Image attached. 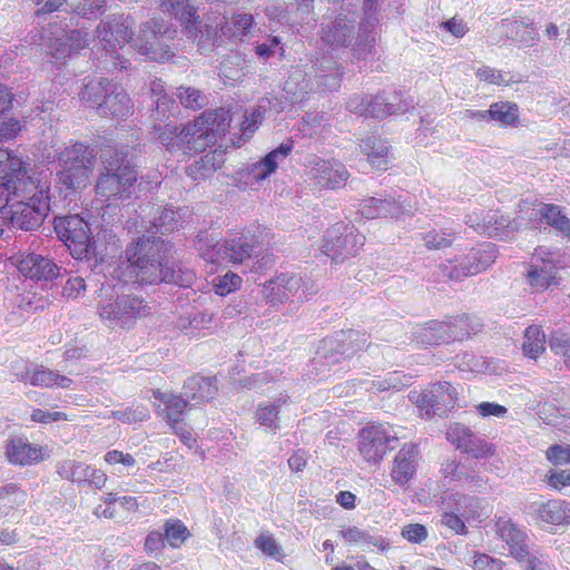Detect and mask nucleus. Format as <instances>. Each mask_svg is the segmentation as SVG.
I'll return each instance as SVG.
<instances>
[{
    "label": "nucleus",
    "instance_id": "ddd939ff",
    "mask_svg": "<svg viewBox=\"0 0 570 570\" xmlns=\"http://www.w3.org/2000/svg\"><path fill=\"white\" fill-rule=\"evenodd\" d=\"M458 395L456 387L449 382H436L421 393L413 394L411 400L416 403L421 415L431 417L432 415H445L455 406Z\"/></svg>",
    "mask_w": 570,
    "mask_h": 570
},
{
    "label": "nucleus",
    "instance_id": "a878e982",
    "mask_svg": "<svg viewBox=\"0 0 570 570\" xmlns=\"http://www.w3.org/2000/svg\"><path fill=\"white\" fill-rule=\"evenodd\" d=\"M374 2L375 0H364L365 18L360 22L354 47V51L358 57H365L374 47V28L377 22V18L373 12Z\"/></svg>",
    "mask_w": 570,
    "mask_h": 570
},
{
    "label": "nucleus",
    "instance_id": "0e129e2a",
    "mask_svg": "<svg viewBox=\"0 0 570 570\" xmlns=\"http://www.w3.org/2000/svg\"><path fill=\"white\" fill-rule=\"evenodd\" d=\"M265 116V108L263 106H258L253 108L250 112L245 114V120L242 122L240 130L243 135L250 137V135L256 130L257 126L263 121Z\"/></svg>",
    "mask_w": 570,
    "mask_h": 570
},
{
    "label": "nucleus",
    "instance_id": "e2e57ef3",
    "mask_svg": "<svg viewBox=\"0 0 570 570\" xmlns=\"http://www.w3.org/2000/svg\"><path fill=\"white\" fill-rule=\"evenodd\" d=\"M489 220L491 222L489 225L492 227L493 233L487 234L489 237H504L508 236V228L511 225V220L509 217L499 214L497 210H489Z\"/></svg>",
    "mask_w": 570,
    "mask_h": 570
},
{
    "label": "nucleus",
    "instance_id": "1a4fd4ad",
    "mask_svg": "<svg viewBox=\"0 0 570 570\" xmlns=\"http://www.w3.org/2000/svg\"><path fill=\"white\" fill-rule=\"evenodd\" d=\"M53 227L58 238L68 247L72 257L82 259L95 253L96 240L90 224L81 216L56 217Z\"/></svg>",
    "mask_w": 570,
    "mask_h": 570
},
{
    "label": "nucleus",
    "instance_id": "b1692460",
    "mask_svg": "<svg viewBox=\"0 0 570 570\" xmlns=\"http://www.w3.org/2000/svg\"><path fill=\"white\" fill-rule=\"evenodd\" d=\"M37 178L35 171H30L19 157L8 149L0 148V186H17L23 179Z\"/></svg>",
    "mask_w": 570,
    "mask_h": 570
},
{
    "label": "nucleus",
    "instance_id": "423d86ee",
    "mask_svg": "<svg viewBox=\"0 0 570 570\" xmlns=\"http://www.w3.org/2000/svg\"><path fill=\"white\" fill-rule=\"evenodd\" d=\"M94 159L92 149L80 142L66 147L60 153L57 187L65 198L88 186L94 169Z\"/></svg>",
    "mask_w": 570,
    "mask_h": 570
},
{
    "label": "nucleus",
    "instance_id": "79ce46f5",
    "mask_svg": "<svg viewBox=\"0 0 570 570\" xmlns=\"http://www.w3.org/2000/svg\"><path fill=\"white\" fill-rule=\"evenodd\" d=\"M163 12H168L177 18L183 24L195 20L196 10L189 0H155Z\"/></svg>",
    "mask_w": 570,
    "mask_h": 570
},
{
    "label": "nucleus",
    "instance_id": "393cba45",
    "mask_svg": "<svg viewBox=\"0 0 570 570\" xmlns=\"http://www.w3.org/2000/svg\"><path fill=\"white\" fill-rule=\"evenodd\" d=\"M6 456L11 464L31 465L42 460V450L27 439L16 438L7 442Z\"/></svg>",
    "mask_w": 570,
    "mask_h": 570
},
{
    "label": "nucleus",
    "instance_id": "e433bc0d",
    "mask_svg": "<svg viewBox=\"0 0 570 570\" xmlns=\"http://www.w3.org/2000/svg\"><path fill=\"white\" fill-rule=\"evenodd\" d=\"M530 285L535 291H543L557 283V271L551 259H542L541 265L533 263L528 272Z\"/></svg>",
    "mask_w": 570,
    "mask_h": 570
},
{
    "label": "nucleus",
    "instance_id": "aec40b11",
    "mask_svg": "<svg viewBox=\"0 0 570 570\" xmlns=\"http://www.w3.org/2000/svg\"><path fill=\"white\" fill-rule=\"evenodd\" d=\"M356 16L338 13L332 21L322 23L321 39L331 47H347L355 38Z\"/></svg>",
    "mask_w": 570,
    "mask_h": 570
},
{
    "label": "nucleus",
    "instance_id": "f257e3e1",
    "mask_svg": "<svg viewBox=\"0 0 570 570\" xmlns=\"http://www.w3.org/2000/svg\"><path fill=\"white\" fill-rule=\"evenodd\" d=\"M164 244L141 240L126 249V261L115 269L117 283H101L99 289V316L114 326L127 327L137 318L147 316L150 307L141 297L131 292L130 284L153 285L161 282L189 287L195 274L189 268H179L165 263Z\"/></svg>",
    "mask_w": 570,
    "mask_h": 570
},
{
    "label": "nucleus",
    "instance_id": "49530a36",
    "mask_svg": "<svg viewBox=\"0 0 570 570\" xmlns=\"http://www.w3.org/2000/svg\"><path fill=\"white\" fill-rule=\"evenodd\" d=\"M89 465L75 460H65L57 466V473L65 480L85 484Z\"/></svg>",
    "mask_w": 570,
    "mask_h": 570
},
{
    "label": "nucleus",
    "instance_id": "13d9d810",
    "mask_svg": "<svg viewBox=\"0 0 570 570\" xmlns=\"http://www.w3.org/2000/svg\"><path fill=\"white\" fill-rule=\"evenodd\" d=\"M57 380V373L43 366L31 370L28 383L33 386L52 387Z\"/></svg>",
    "mask_w": 570,
    "mask_h": 570
},
{
    "label": "nucleus",
    "instance_id": "37998d69",
    "mask_svg": "<svg viewBox=\"0 0 570 570\" xmlns=\"http://www.w3.org/2000/svg\"><path fill=\"white\" fill-rule=\"evenodd\" d=\"M112 85V82L105 78L90 80L81 90L80 99L97 106L98 110H100V105L106 100Z\"/></svg>",
    "mask_w": 570,
    "mask_h": 570
},
{
    "label": "nucleus",
    "instance_id": "bf43d9fd",
    "mask_svg": "<svg viewBox=\"0 0 570 570\" xmlns=\"http://www.w3.org/2000/svg\"><path fill=\"white\" fill-rule=\"evenodd\" d=\"M107 0H81L77 6L76 12L78 16L88 20L96 19L99 14L105 12Z\"/></svg>",
    "mask_w": 570,
    "mask_h": 570
},
{
    "label": "nucleus",
    "instance_id": "8fccbe9b",
    "mask_svg": "<svg viewBox=\"0 0 570 570\" xmlns=\"http://www.w3.org/2000/svg\"><path fill=\"white\" fill-rule=\"evenodd\" d=\"M164 535L170 547L178 548L189 537V531L181 521L168 520L164 525Z\"/></svg>",
    "mask_w": 570,
    "mask_h": 570
},
{
    "label": "nucleus",
    "instance_id": "9b49d317",
    "mask_svg": "<svg viewBox=\"0 0 570 570\" xmlns=\"http://www.w3.org/2000/svg\"><path fill=\"white\" fill-rule=\"evenodd\" d=\"M364 242L365 237L353 226L336 223L326 230L321 252L333 262L340 263L348 256H354Z\"/></svg>",
    "mask_w": 570,
    "mask_h": 570
},
{
    "label": "nucleus",
    "instance_id": "20e7f679",
    "mask_svg": "<svg viewBox=\"0 0 570 570\" xmlns=\"http://www.w3.org/2000/svg\"><path fill=\"white\" fill-rule=\"evenodd\" d=\"M229 110L212 109L203 112L183 128L174 124L155 125L157 139L168 149L186 146L189 151H203L225 135L230 124Z\"/></svg>",
    "mask_w": 570,
    "mask_h": 570
},
{
    "label": "nucleus",
    "instance_id": "a18cd8bd",
    "mask_svg": "<svg viewBox=\"0 0 570 570\" xmlns=\"http://www.w3.org/2000/svg\"><path fill=\"white\" fill-rule=\"evenodd\" d=\"M455 366L461 372L489 373L491 372L490 362L474 353L464 352L455 357Z\"/></svg>",
    "mask_w": 570,
    "mask_h": 570
},
{
    "label": "nucleus",
    "instance_id": "864d4df0",
    "mask_svg": "<svg viewBox=\"0 0 570 570\" xmlns=\"http://www.w3.org/2000/svg\"><path fill=\"white\" fill-rule=\"evenodd\" d=\"M111 416L122 423L132 424L146 421L149 417V411L144 405L126 407L111 412Z\"/></svg>",
    "mask_w": 570,
    "mask_h": 570
},
{
    "label": "nucleus",
    "instance_id": "603ef678",
    "mask_svg": "<svg viewBox=\"0 0 570 570\" xmlns=\"http://www.w3.org/2000/svg\"><path fill=\"white\" fill-rule=\"evenodd\" d=\"M177 98L185 108L193 110L199 109L206 105V97L198 89L191 87L177 88Z\"/></svg>",
    "mask_w": 570,
    "mask_h": 570
},
{
    "label": "nucleus",
    "instance_id": "338daca9",
    "mask_svg": "<svg viewBox=\"0 0 570 570\" xmlns=\"http://www.w3.org/2000/svg\"><path fill=\"white\" fill-rule=\"evenodd\" d=\"M547 459L554 465L570 463V445L554 444L548 448Z\"/></svg>",
    "mask_w": 570,
    "mask_h": 570
},
{
    "label": "nucleus",
    "instance_id": "4468645a",
    "mask_svg": "<svg viewBox=\"0 0 570 570\" xmlns=\"http://www.w3.org/2000/svg\"><path fill=\"white\" fill-rule=\"evenodd\" d=\"M397 435L391 425L372 424L360 433L358 451L365 461L376 463L395 448Z\"/></svg>",
    "mask_w": 570,
    "mask_h": 570
},
{
    "label": "nucleus",
    "instance_id": "7ed1b4c3",
    "mask_svg": "<svg viewBox=\"0 0 570 570\" xmlns=\"http://www.w3.org/2000/svg\"><path fill=\"white\" fill-rule=\"evenodd\" d=\"M49 190L48 180L39 177L0 186V218L22 230L40 227L50 212Z\"/></svg>",
    "mask_w": 570,
    "mask_h": 570
},
{
    "label": "nucleus",
    "instance_id": "6e6d98bb",
    "mask_svg": "<svg viewBox=\"0 0 570 570\" xmlns=\"http://www.w3.org/2000/svg\"><path fill=\"white\" fill-rule=\"evenodd\" d=\"M466 225L474 229L479 234H491L493 233L492 227L489 225V210L479 209L466 215Z\"/></svg>",
    "mask_w": 570,
    "mask_h": 570
},
{
    "label": "nucleus",
    "instance_id": "2f4dec72",
    "mask_svg": "<svg viewBox=\"0 0 570 570\" xmlns=\"http://www.w3.org/2000/svg\"><path fill=\"white\" fill-rule=\"evenodd\" d=\"M215 379L193 376L184 384V395L187 400L196 403L206 402L216 395L217 386Z\"/></svg>",
    "mask_w": 570,
    "mask_h": 570
},
{
    "label": "nucleus",
    "instance_id": "de8ad7c7",
    "mask_svg": "<svg viewBox=\"0 0 570 570\" xmlns=\"http://www.w3.org/2000/svg\"><path fill=\"white\" fill-rule=\"evenodd\" d=\"M538 212L542 219L547 222V224L553 226L564 235L570 236V220L564 215H562L558 206L544 204L540 206Z\"/></svg>",
    "mask_w": 570,
    "mask_h": 570
},
{
    "label": "nucleus",
    "instance_id": "774afa93",
    "mask_svg": "<svg viewBox=\"0 0 570 570\" xmlns=\"http://www.w3.org/2000/svg\"><path fill=\"white\" fill-rule=\"evenodd\" d=\"M503 561L485 553H474L473 568L475 570H503Z\"/></svg>",
    "mask_w": 570,
    "mask_h": 570
},
{
    "label": "nucleus",
    "instance_id": "69168bd1",
    "mask_svg": "<svg viewBox=\"0 0 570 570\" xmlns=\"http://www.w3.org/2000/svg\"><path fill=\"white\" fill-rule=\"evenodd\" d=\"M552 352L564 357V363L570 367V337L564 334H553L549 340Z\"/></svg>",
    "mask_w": 570,
    "mask_h": 570
},
{
    "label": "nucleus",
    "instance_id": "39448f33",
    "mask_svg": "<svg viewBox=\"0 0 570 570\" xmlns=\"http://www.w3.org/2000/svg\"><path fill=\"white\" fill-rule=\"evenodd\" d=\"M311 62L308 70L294 67L284 82L283 90L292 104L302 101L311 91H333L341 85L340 69L331 56L322 55Z\"/></svg>",
    "mask_w": 570,
    "mask_h": 570
},
{
    "label": "nucleus",
    "instance_id": "6e6552de",
    "mask_svg": "<svg viewBox=\"0 0 570 570\" xmlns=\"http://www.w3.org/2000/svg\"><path fill=\"white\" fill-rule=\"evenodd\" d=\"M110 150H104L101 155L105 164V173H101L96 184L98 195L107 199H128L132 195L134 184L137 180L135 169L128 164H124V157L116 153V159L111 160L107 156Z\"/></svg>",
    "mask_w": 570,
    "mask_h": 570
},
{
    "label": "nucleus",
    "instance_id": "a211bd4d",
    "mask_svg": "<svg viewBox=\"0 0 570 570\" xmlns=\"http://www.w3.org/2000/svg\"><path fill=\"white\" fill-rule=\"evenodd\" d=\"M308 175L318 186L325 188H340L345 185L348 171L345 166L335 159L312 157L308 160Z\"/></svg>",
    "mask_w": 570,
    "mask_h": 570
},
{
    "label": "nucleus",
    "instance_id": "f3484780",
    "mask_svg": "<svg viewBox=\"0 0 570 570\" xmlns=\"http://www.w3.org/2000/svg\"><path fill=\"white\" fill-rule=\"evenodd\" d=\"M358 212L367 219L390 216L395 220H401L412 214V206L406 199L401 200L392 196L367 197L358 205Z\"/></svg>",
    "mask_w": 570,
    "mask_h": 570
},
{
    "label": "nucleus",
    "instance_id": "0eeeda50",
    "mask_svg": "<svg viewBox=\"0 0 570 570\" xmlns=\"http://www.w3.org/2000/svg\"><path fill=\"white\" fill-rule=\"evenodd\" d=\"M196 248L199 255L212 264H238L254 253V243L247 234L235 233L223 243L212 244L207 233H199L196 237Z\"/></svg>",
    "mask_w": 570,
    "mask_h": 570
},
{
    "label": "nucleus",
    "instance_id": "a19ab883",
    "mask_svg": "<svg viewBox=\"0 0 570 570\" xmlns=\"http://www.w3.org/2000/svg\"><path fill=\"white\" fill-rule=\"evenodd\" d=\"M253 24L254 17L250 13L240 12L225 19V22L220 27V31L224 36L242 39L249 32Z\"/></svg>",
    "mask_w": 570,
    "mask_h": 570
},
{
    "label": "nucleus",
    "instance_id": "c85d7f7f",
    "mask_svg": "<svg viewBox=\"0 0 570 570\" xmlns=\"http://www.w3.org/2000/svg\"><path fill=\"white\" fill-rule=\"evenodd\" d=\"M340 336V338L330 337L323 341L325 356L334 350L342 356H351L356 351L363 348L367 343V336L355 330L342 332Z\"/></svg>",
    "mask_w": 570,
    "mask_h": 570
},
{
    "label": "nucleus",
    "instance_id": "c9c22d12",
    "mask_svg": "<svg viewBox=\"0 0 570 570\" xmlns=\"http://www.w3.org/2000/svg\"><path fill=\"white\" fill-rule=\"evenodd\" d=\"M360 147L367 156V160L373 168L379 170H385L387 168L389 147L380 137H366L362 140Z\"/></svg>",
    "mask_w": 570,
    "mask_h": 570
},
{
    "label": "nucleus",
    "instance_id": "4c0bfd02",
    "mask_svg": "<svg viewBox=\"0 0 570 570\" xmlns=\"http://www.w3.org/2000/svg\"><path fill=\"white\" fill-rule=\"evenodd\" d=\"M494 121L501 127H517L519 124V107L510 101L493 102L488 109V122Z\"/></svg>",
    "mask_w": 570,
    "mask_h": 570
},
{
    "label": "nucleus",
    "instance_id": "ea45409f",
    "mask_svg": "<svg viewBox=\"0 0 570 570\" xmlns=\"http://www.w3.org/2000/svg\"><path fill=\"white\" fill-rule=\"evenodd\" d=\"M286 401L285 396H281L273 402L259 403L255 412L256 421L261 425L269 429L273 433H276L281 429L279 410Z\"/></svg>",
    "mask_w": 570,
    "mask_h": 570
},
{
    "label": "nucleus",
    "instance_id": "c756f323",
    "mask_svg": "<svg viewBox=\"0 0 570 570\" xmlns=\"http://www.w3.org/2000/svg\"><path fill=\"white\" fill-rule=\"evenodd\" d=\"M499 29L508 39L519 42L524 47L533 46L539 41V35L532 22L520 19H503L499 24Z\"/></svg>",
    "mask_w": 570,
    "mask_h": 570
},
{
    "label": "nucleus",
    "instance_id": "052dcab7",
    "mask_svg": "<svg viewBox=\"0 0 570 570\" xmlns=\"http://www.w3.org/2000/svg\"><path fill=\"white\" fill-rule=\"evenodd\" d=\"M368 101H370V117L376 118V119H383L389 116V111L391 110V107H386V106L387 105L392 106V105L387 104L386 91L379 92L375 96H368Z\"/></svg>",
    "mask_w": 570,
    "mask_h": 570
},
{
    "label": "nucleus",
    "instance_id": "09e8293b",
    "mask_svg": "<svg viewBox=\"0 0 570 570\" xmlns=\"http://www.w3.org/2000/svg\"><path fill=\"white\" fill-rule=\"evenodd\" d=\"M342 537L350 543H357L362 546H374L381 550L386 549L389 546L383 538L372 537L368 532L357 528V527H348L341 531Z\"/></svg>",
    "mask_w": 570,
    "mask_h": 570
},
{
    "label": "nucleus",
    "instance_id": "f03ea898",
    "mask_svg": "<svg viewBox=\"0 0 570 570\" xmlns=\"http://www.w3.org/2000/svg\"><path fill=\"white\" fill-rule=\"evenodd\" d=\"M134 21L124 14L109 16L97 27V38L110 58L112 68L127 69L128 60L122 59L117 48H122L129 41L131 48L147 59L164 62L174 56L170 41L174 40L176 29L164 19L153 18L139 26L136 37L131 30Z\"/></svg>",
    "mask_w": 570,
    "mask_h": 570
},
{
    "label": "nucleus",
    "instance_id": "f704fd0d",
    "mask_svg": "<svg viewBox=\"0 0 570 570\" xmlns=\"http://www.w3.org/2000/svg\"><path fill=\"white\" fill-rule=\"evenodd\" d=\"M224 160L222 154L208 153L186 167V174L195 181L210 177Z\"/></svg>",
    "mask_w": 570,
    "mask_h": 570
},
{
    "label": "nucleus",
    "instance_id": "9d476101",
    "mask_svg": "<svg viewBox=\"0 0 570 570\" xmlns=\"http://www.w3.org/2000/svg\"><path fill=\"white\" fill-rule=\"evenodd\" d=\"M497 255V246L492 243H485L478 248H472L460 258L440 264L439 271L444 278L461 281L464 277L485 271L494 263Z\"/></svg>",
    "mask_w": 570,
    "mask_h": 570
},
{
    "label": "nucleus",
    "instance_id": "58836bf2",
    "mask_svg": "<svg viewBox=\"0 0 570 570\" xmlns=\"http://www.w3.org/2000/svg\"><path fill=\"white\" fill-rule=\"evenodd\" d=\"M414 337L422 345L449 344L445 322L431 321L414 332Z\"/></svg>",
    "mask_w": 570,
    "mask_h": 570
},
{
    "label": "nucleus",
    "instance_id": "412c9836",
    "mask_svg": "<svg viewBox=\"0 0 570 570\" xmlns=\"http://www.w3.org/2000/svg\"><path fill=\"white\" fill-rule=\"evenodd\" d=\"M301 287V276L283 273L264 286L263 294L273 305L283 303L291 297H297L298 301H302L306 298V294L304 289L299 292Z\"/></svg>",
    "mask_w": 570,
    "mask_h": 570
},
{
    "label": "nucleus",
    "instance_id": "dca6fc26",
    "mask_svg": "<svg viewBox=\"0 0 570 570\" xmlns=\"http://www.w3.org/2000/svg\"><path fill=\"white\" fill-rule=\"evenodd\" d=\"M49 53L57 60L79 52L90 43V36L82 29L66 31L62 28H50L46 36Z\"/></svg>",
    "mask_w": 570,
    "mask_h": 570
},
{
    "label": "nucleus",
    "instance_id": "7c9ffc66",
    "mask_svg": "<svg viewBox=\"0 0 570 570\" xmlns=\"http://www.w3.org/2000/svg\"><path fill=\"white\" fill-rule=\"evenodd\" d=\"M532 509L535 518L549 524L570 523V505L559 500L533 502Z\"/></svg>",
    "mask_w": 570,
    "mask_h": 570
},
{
    "label": "nucleus",
    "instance_id": "4d7b16f0",
    "mask_svg": "<svg viewBox=\"0 0 570 570\" xmlns=\"http://www.w3.org/2000/svg\"><path fill=\"white\" fill-rule=\"evenodd\" d=\"M215 293L225 296L239 287L242 278L232 272H227L223 276H217L214 281Z\"/></svg>",
    "mask_w": 570,
    "mask_h": 570
},
{
    "label": "nucleus",
    "instance_id": "f8f14e48",
    "mask_svg": "<svg viewBox=\"0 0 570 570\" xmlns=\"http://www.w3.org/2000/svg\"><path fill=\"white\" fill-rule=\"evenodd\" d=\"M294 147L291 139L283 141L277 148L269 151L261 160L248 165L236 173V180L240 188H254L269 177L278 166L289 156Z\"/></svg>",
    "mask_w": 570,
    "mask_h": 570
},
{
    "label": "nucleus",
    "instance_id": "680f3d73",
    "mask_svg": "<svg viewBox=\"0 0 570 570\" xmlns=\"http://www.w3.org/2000/svg\"><path fill=\"white\" fill-rule=\"evenodd\" d=\"M212 323V315L206 312L190 313L185 317H180L178 326L181 330L187 328H205Z\"/></svg>",
    "mask_w": 570,
    "mask_h": 570
},
{
    "label": "nucleus",
    "instance_id": "5fc2aeb1",
    "mask_svg": "<svg viewBox=\"0 0 570 570\" xmlns=\"http://www.w3.org/2000/svg\"><path fill=\"white\" fill-rule=\"evenodd\" d=\"M386 100L387 104L392 105L389 116L405 114L414 105V100L410 96L397 91L386 92ZM386 107H390V105Z\"/></svg>",
    "mask_w": 570,
    "mask_h": 570
},
{
    "label": "nucleus",
    "instance_id": "473e14b6",
    "mask_svg": "<svg viewBox=\"0 0 570 570\" xmlns=\"http://www.w3.org/2000/svg\"><path fill=\"white\" fill-rule=\"evenodd\" d=\"M154 396L164 404V409L159 410V414L166 419L170 426H176L180 423L181 414L187 406L188 400L180 395L169 392H155Z\"/></svg>",
    "mask_w": 570,
    "mask_h": 570
},
{
    "label": "nucleus",
    "instance_id": "bb28decb",
    "mask_svg": "<svg viewBox=\"0 0 570 570\" xmlns=\"http://www.w3.org/2000/svg\"><path fill=\"white\" fill-rule=\"evenodd\" d=\"M99 114L105 117L122 119L132 114V104L128 94L117 83L110 86V90L100 105Z\"/></svg>",
    "mask_w": 570,
    "mask_h": 570
},
{
    "label": "nucleus",
    "instance_id": "5701e85b",
    "mask_svg": "<svg viewBox=\"0 0 570 570\" xmlns=\"http://www.w3.org/2000/svg\"><path fill=\"white\" fill-rule=\"evenodd\" d=\"M19 272L31 279L52 281L60 275V267L50 258L29 253L18 261Z\"/></svg>",
    "mask_w": 570,
    "mask_h": 570
},
{
    "label": "nucleus",
    "instance_id": "3c124183",
    "mask_svg": "<svg viewBox=\"0 0 570 570\" xmlns=\"http://www.w3.org/2000/svg\"><path fill=\"white\" fill-rule=\"evenodd\" d=\"M475 75L479 80L497 86H507L512 82H518L510 72L497 70L489 66L479 68Z\"/></svg>",
    "mask_w": 570,
    "mask_h": 570
},
{
    "label": "nucleus",
    "instance_id": "72a5a7b5",
    "mask_svg": "<svg viewBox=\"0 0 570 570\" xmlns=\"http://www.w3.org/2000/svg\"><path fill=\"white\" fill-rule=\"evenodd\" d=\"M446 324L449 341H462L481 331V322L468 315H459L444 321Z\"/></svg>",
    "mask_w": 570,
    "mask_h": 570
},
{
    "label": "nucleus",
    "instance_id": "6ab92c4d",
    "mask_svg": "<svg viewBox=\"0 0 570 570\" xmlns=\"http://www.w3.org/2000/svg\"><path fill=\"white\" fill-rule=\"evenodd\" d=\"M446 439L463 453L475 459L487 458L493 454V445L479 438L471 429L460 424H451L446 431Z\"/></svg>",
    "mask_w": 570,
    "mask_h": 570
},
{
    "label": "nucleus",
    "instance_id": "c03bdc74",
    "mask_svg": "<svg viewBox=\"0 0 570 570\" xmlns=\"http://www.w3.org/2000/svg\"><path fill=\"white\" fill-rule=\"evenodd\" d=\"M523 352L531 358H537L546 350V335L538 325H531L524 331Z\"/></svg>",
    "mask_w": 570,
    "mask_h": 570
},
{
    "label": "nucleus",
    "instance_id": "2eb2a0df",
    "mask_svg": "<svg viewBox=\"0 0 570 570\" xmlns=\"http://www.w3.org/2000/svg\"><path fill=\"white\" fill-rule=\"evenodd\" d=\"M187 210L178 209L174 210L171 208H157L154 218L149 222V226H146L147 233L150 234V236H142L140 237L135 244H138L141 240H149V242H160L164 244V261L167 265L174 266V269L178 272L179 268H183L181 266L177 265L175 262H171L169 259V247L168 244H166L160 237H157L156 234H167L171 233L176 229H178L180 226H183Z\"/></svg>",
    "mask_w": 570,
    "mask_h": 570
},
{
    "label": "nucleus",
    "instance_id": "4be33fe9",
    "mask_svg": "<svg viewBox=\"0 0 570 570\" xmlns=\"http://www.w3.org/2000/svg\"><path fill=\"white\" fill-rule=\"evenodd\" d=\"M497 534L508 544L510 554L521 562L528 553L529 538L524 530L519 528L508 517H500L495 522Z\"/></svg>",
    "mask_w": 570,
    "mask_h": 570
},
{
    "label": "nucleus",
    "instance_id": "cd10ccee",
    "mask_svg": "<svg viewBox=\"0 0 570 570\" xmlns=\"http://www.w3.org/2000/svg\"><path fill=\"white\" fill-rule=\"evenodd\" d=\"M417 454L419 451L415 444H405L399 451L391 471V476L397 484L405 485L413 478L416 470Z\"/></svg>",
    "mask_w": 570,
    "mask_h": 570
}]
</instances>
